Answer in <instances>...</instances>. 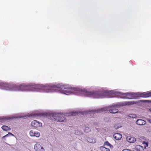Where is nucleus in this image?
Wrapping results in <instances>:
<instances>
[{
  "mask_svg": "<svg viewBox=\"0 0 151 151\" xmlns=\"http://www.w3.org/2000/svg\"><path fill=\"white\" fill-rule=\"evenodd\" d=\"M112 96H116L118 98L122 99H137L139 97H151V91L143 93L128 92L124 93L115 90H105L103 89H100L95 91H87V97L99 99L105 97H112Z\"/></svg>",
  "mask_w": 151,
  "mask_h": 151,
  "instance_id": "f257e3e1",
  "label": "nucleus"
},
{
  "mask_svg": "<svg viewBox=\"0 0 151 151\" xmlns=\"http://www.w3.org/2000/svg\"><path fill=\"white\" fill-rule=\"evenodd\" d=\"M136 104L134 101L119 102L115 103L110 106L112 107L119 108L120 107L126 106L127 105H133Z\"/></svg>",
  "mask_w": 151,
  "mask_h": 151,
  "instance_id": "f03ea898",
  "label": "nucleus"
},
{
  "mask_svg": "<svg viewBox=\"0 0 151 151\" xmlns=\"http://www.w3.org/2000/svg\"><path fill=\"white\" fill-rule=\"evenodd\" d=\"M52 116L55 121L59 122H64L65 121V116L62 114L56 113L52 114Z\"/></svg>",
  "mask_w": 151,
  "mask_h": 151,
  "instance_id": "7ed1b4c3",
  "label": "nucleus"
},
{
  "mask_svg": "<svg viewBox=\"0 0 151 151\" xmlns=\"http://www.w3.org/2000/svg\"><path fill=\"white\" fill-rule=\"evenodd\" d=\"M107 107H103L94 110H89L88 116L90 117H94L96 114L103 111L104 110H107Z\"/></svg>",
  "mask_w": 151,
  "mask_h": 151,
  "instance_id": "20e7f679",
  "label": "nucleus"
},
{
  "mask_svg": "<svg viewBox=\"0 0 151 151\" xmlns=\"http://www.w3.org/2000/svg\"><path fill=\"white\" fill-rule=\"evenodd\" d=\"M22 116H2L0 118V122H5L6 120H9L13 119H17L19 118H22Z\"/></svg>",
  "mask_w": 151,
  "mask_h": 151,
  "instance_id": "39448f33",
  "label": "nucleus"
},
{
  "mask_svg": "<svg viewBox=\"0 0 151 151\" xmlns=\"http://www.w3.org/2000/svg\"><path fill=\"white\" fill-rule=\"evenodd\" d=\"M34 149L36 151H45L44 147L38 143H36L35 145Z\"/></svg>",
  "mask_w": 151,
  "mask_h": 151,
  "instance_id": "423d86ee",
  "label": "nucleus"
},
{
  "mask_svg": "<svg viewBox=\"0 0 151 151\" xmlns=\"http://www.w3.org/2000/svg\"><path fill=\"white\" fill-rule=\"evenodd\" d=\"M32 126L35 127H37L42 126V124L37 120H34L31 123Z\"/></svg>",
  "mask_w": 151,
  "mask_h": 151,
  "instance_id": "0eeeda50",
  "label": "nucleus"
},
{
  "mask_svg": "<svg viewBox=\"0 0 151 151\" xmlns=\"http://www.w3.org/2000/svg\"><path fill=\"white\" fill-rule=\"evenodd\" d=\"M107 107L108 109H107V110H104L103 111H109V112L112 114H115L116 113L118 112L119 111V110L116 109H110V108H112V107H110V106L107 107Z\"/></svg>",
  "mask_w": 151,
  "mask_h": 151,
  "instance_id": "6e6552de",
  "label": "nucleus"
},
{
  "mask_svg": "<svg viewBox=\"0 0 151 151\" xmlns=\"http://www.w3.org/2000/svg\"><path fill=\"white\" fill-rule=\"evenodd\" d=\"M136 123L137 125L142 126L145 124L146 122L142 119H138L136 121Z\"/></svg>",
  "mask_w": 151,
  "mask_h": 151,
  "instance_id": "1a4fd4ad",
  "label": "nucleus"
},
{
  "mask_svg": "<svg viewBox=\"0 0 151 151\" xmlns=\"http://www.w3.org/2000/svg\"><path fill=\"white\" fill-rule=\"evenodd\" d=\"M122 135L119 133H115L114 134L113 137L116 140H120L122 137Z\"/></svg>",
  "mask_w": 151,
  "mask_h": 151,
  "instance_id": "9d476101",
  "label": "nucleus"
},
{
  "mask_svg": "<svg viewBox=\"0 0 151 151\" xmlns=\"http://www.w3.org/2000/svg\"><path fill=\"white\" fill-rule=\"evenodd\" d=\"M126 139L127 141L130 143H133L136 141L135 138L130 136L127 137L126 138Z\"/></svg>",
  "mask_w": 151,
  "mask_h": 151,
  "instance_id": "9b49d317",
  "label": "nucleus"
},
{
  "mask_svg": "<svg viewBox=\"0 0 151 151\" xmlns=\"http://www.w3.org/2000/svg\"><path fill=\"white\" fill-rule=\"evenodd\" d=\"M87 140L88 142L90 143H95L96 141L95 139L93 137H87Z\"/></svg>",
  "mask_w": 151,
  "mask_h": 151,
  "instance_id": "f8f14e48",
  "label": "nucleus"
},
{
  "mask_svg": "<svg viewBox=\"0 0 151 151\" xmlns=\"http://www.w3.org/2000/svg\"><path fill=\"white\" fill-rule=\"evenodd\" d=\"M135 150L137 151H144L143 147L140 145H137L135 147Z\"/></svg>",
  "mask_w": 151,
  "mask_h": 151,
  "instance_id": "ddd939ff",
  "label": "nucleus"
},
{
  "mask_svg": "<svg viewBox=\"0 0 151 151\" xmlns=\"http://www.w3.org/2000/svg\"><path fill=\"white\" fill-rule=\"evenodd\" d=\"M1 128L5 131H9L11 130V128L9 127L6 125L3 126L1 127Z\"/></svg>",
  "mask_w": 151,
  "mask_h": 151,
  "instance_id": "4468645a",
  "label": "nucleus"
},
{
  "mask_svg": "<svg viewBox=\"0 0 151 151\" xmlns=\"http://www.w3.org/2000/svg\"><path fill=\"white\" fill-rule=\"evenodd\" d=\"M14 136V135L10 132H9L7 134H6V135H5V136H3L2 137V138L3 139H4L5 140V137H7L10 136Z\"/></svg>",
  "mask_w": 151,
  "mask_h": 151,
  "instance_id": "2eb2a0df",
  "label": "nucleus"
},
{
  "mask_svg": "<svg viewBox=\"0 0 151 151\" xmlns=\"http://www.w3.org/2000/svg\"><path fill=\"white\" fill-rule=\"evenodd\" d=\"M78 115V112H74L68 113V116H75Z\"/></svg>",
  "mask_w": 151,
  "mask_h": 151,
  "instance_id": "dca6fc26",
  "label": "nucleus"
},
{
  "mask_svg": "<svg viewBox=\"0 0 151 151\" xmlns=\"http://www.w3.org/2000/svg\"><path fill=\"white\" fill-rule=\"evenodd\" d=\"M100 149L102 151H110L109 149L107 148L104 147H101Z\"/></svg>",
  "mask_w": 151,
  "mask_h": 151,
  "instance_id": "f3484780",
  "label": "nucleus"
},
{
  "mask_svg": "<svg viewBox=\"0 0 151 151\" xmlns=\"http://www.w3.org/2000/svg\"><path fill=\"white\" fill-rule=\"evenodd\" d=\"M75 134L77 135H80L82 134V132L81 131L78 130L75 131Z\"/></svg>",
  "mask_w": 151,
  "mask_h": 151,
  "instance_id": "a211bd4d",
  "label": "nucleus"
},
{
  "mask_svg": "<svg viewBox=\"0 0 151 151\" xmlns=\"http://www.w3.org/2000/svg\"><path fill=\"white\" fill-rule=\"evenodd\" d=\"M89 110L83 111L81 112V114L83 115H88Z\"/></svg>",
  "mask_w": 151,
  "mask_h": 151,
  "instance_id": "6ab92c4d",
  "label": "nucleus"
},
{
  "mask_svg": "<svg viewBox=\"0 0 151 151\" xmlns=\"http://www.w3.org/2000/svg\"><path fill=\"white\" fill-rule=\"evenodd\" d=\"M91 130V129L88 127H86L84 129L85 132L86 133H88L90 132Z\"/></svg>",
  "mask_w": 151,
  "mask_h": 151,
  "instance_id": "aec40b11",
  "label": "nucleus"
},
{
  "mask_svg": "<svg viewBox=\"0 0 151 151\" xmlns=\"http://www.w3.org/2000/svg\"><path fill=\"white\" fill-rule=\"evenodd\" d=\"M142 143L143 144L144 147L145 148H146V147H147L148 146V143L147 142L143 141Z\"/></svg>",
  "mask_w": 151,
  "mask_h": 151,
  "instance_id": "412c9836",
  "label": "nucleus"
},
{
  "mask_svg": "<svg viewBox=\"0 0 151 151\" xmlns=\"http://www.w3.org/2000/svg\"><path fill=\"white\" fill-rule=\"evenodd\" d=\"M104 145L109 146L110 147H111V146L112 147V146L107 141H106L104 142Z\"/></svg>",
  "mask_w": 151,
  "mask_h": 151,
  "instance_id": "4be33fe9",
  "label": "nucleus"
},
{
  "mask_svg": "<svg viewBox=\"0 0 151 151\" xmlns=\"http://www.w3.org/2000/svg\"><path fill=\"white\" fill-rule=\"evenodd\" d=\"M35 132L33 130H31L29 132L30 135L31 136H34Z\"/></svg>",
  "mask_w": 151,
  "mask_h": 151,
  "instance_id": "5701e85b",
  "label": "nucleus"
},
{
  "mask_svg": "<svg viewBox=\"0 0 151 151\" xmlns=\"http://www.w3.org/2000/svg\"><path fill=\"white\" fill-rule=\"evenodd\" d=\"M129 117L130 118H134L136 117V115L134 114H130L129 115Z\"/></svg>",
  "mask_w": 151,
  "mask_h": 151,
  "instance_id": "b1692460",
  "label": "nucleus"
},
{
  "mask_svg": "<svg viewBox=\"0 0 151 151\" xmlns=\"http://www.w3.org/2000/svg\"><path fill=\"white\" fill-rule=\"evenodd\" d=\"M40 136V133L39 132L35 133L34 136H35L37 137H38Z\"/></svg>",
  "mask_w": 151,
  "mask_h": 151,
  "instance_id": "393cba45",
  "label": "nucleus"
},
{
  "mask_svg": "<svg viewBox=\"0 0 151 151\" xmlns=\"http://www.w3.org/2000/svg\"><path fill=\"white\" fill-rule=\"evenodd\" d=\"M142 102H151V101L150 100H141L140 101Z\"/></svg>",
  "mask_w": 151,
  "mask_h": 151,
  "instance_id": "a878e982",
  "label": "nucleus"
},
{
  "mask_svg": "<svg viewBox=\"0 0 151 151\" xmlns=\"http://www.w3.org/2000/svg\"><path fill=\"white\" fill-rule=\"evenodd\" d=\"M36 115L35 114H32V115L30 114V115H27V116L28 117H34Z\"/></svg>",
  "mask_w": 151,
  "mask_h": 151,
  "instance_id": "bb28decb",
  "label": "nucleus"
},
{
  "mask_svg": "<svg viewBox=\"0 0 151 151\" xmlns=\"http://www.w3.org/2000/svg\"><path fill=\"white\" fill-rule=\"evenodd\" d=\"M148 121L149 123L151 124V119H148Z\"/></svg>",
  "mask_w": 151,
  "mask_h": 151,
  "instance_id": "cd10ccee",
  "label": "nucleus"
},
{
  "mask_svg": "<svg viewBox=\"0 0 151 151\" xmlns=\"http://www.w3.org/2000/svg\"><path fill=\"white\" fill-rule=\"evenodd\" d=\"M42 115L44 116H45V114H43Z\"/></svg>",
  "mask_w": 151,
  "mask_h": 151,
  "instance_id": "c85d7f7f",
  "label": "nucleus"
},
{
  "mask_svg": "<svg viewBox=\"0 0 151 151\" xmlns=\"http://www.w3.org/2000/svg\"><path fill=\"white\" fill-rule=\"evenodd\" d=\"M150 111L151 112V108L150 109Z\"/></svg>",
  "mask_w": 151,
  "mask_h": 151,
  "instance_id": "c756f323",
  "label": "nucleus"
}]
</instances>
